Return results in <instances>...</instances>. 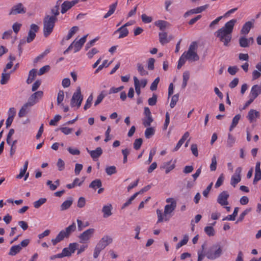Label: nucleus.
I'll use <instances>...</instances> for the list:
<instances>
[{
  "label": "nucleus",
  "mask_w": 261,
  "mask_h": 261,
  "mask_svg": "<svg viewBox=\"0 0 261 261\" xmlns=\"http://www.w3.org/2000/svg\"><path fill=\"white\" fill-rule=\"evenodd\" d=\"M239 210V207H235L233 213L232 214V215H228L227 217H226L225 218H223L222 220L223 221H225V220L233 221V220H234L236 216L238 215Z\"/></svg>",
  "instance_id": "nucleus-36"
},
{
  "label": "nucleus",
  "mask_w": 261,
  "mask_h": 261,
  "mask_svg": "<svg viewBox=\"0 0 261 261\" xmlns=\"http://www.w3.org/2000/svg\"><path fill=\"white\" fill-rule=\"evenodd\" d=\"M62 1V0H58L56 2V5L51 9V15H50V17H55V18H57V16L59 15V8Z\"/></svg>",
  "instance_id": "nucleus-20"
},
{
  "label": "nucleus",
  "mask_w": 261,
  "mask_h": 261,
  "mask_svg": "<svg viewBox=\"0 0 261 261\" xmlns=\"http://www.w3.org/2000/svg\"><path fill=\"white\" fill-rule=\"evenodd\" d=\"M106 171L108 175H111L116 173V168L115 166H111L106 168Z\"/></svg>",
  "instance_id": "nucleus-50"
},
{
  "label": "nucleus",
  "mask_w": 261,
  "mask_h": 261,
  "mask_svg": "<svg viewBox=\"0 0 261 261\" xmlns=\"http://www.w3.org/2000/svg\"><path fill=\"white\" fill-rule=\"evenodd\" d=\"M64 93L63 90H60L58 93L57 96V104L58 105H60L61 102L64 100Z\"/></svg>",
  "instance_id": "nucleus-49"
},
{
  "label": "nucleus",
  "mask_w": 261,
  "mask_h": 261,
  "mask_svg": "<svg viewBox=\"0 0 261 261\" xmlns=\"http://www.w3.org/2000/svg\"><path fill=\"white\" fill-rule=\"evenodd\" d=\"M113 241L112 238L108 236L102 238L97 245L104 249L108 245L111 244Z\"/></svg>",
  "instance_id": "nucleus-15"
},
{
  "label": "nucleus",
  "mask_w": 261,
  "mask_h": 261,
  "mask_svg": "<svg viewBox=\"0 0 261 261\" xmlns=\"http://www.w3.org/2000/svg\"><path fill=\"white\" fill-rule=\"evenodd\" d=\"M236 142V138L231 134H228L227 140V146L228 147H231Z\"/></svg>",
  "instance_id": "nucleus-38"
},
{
  "label": "nucleus",
  "mask_w": 261,
  "mask_h": 261,
  "mask_svg": "<svg viewBox=\"0 0 261 261\" xmlns=\"http://www.w3.org/2000/svg\"><path fill=\"white\" fill-rule=\"evenodd\" d=\"M159 40L162 44H164L169 42L167 38V33L166 32H162L159 33Z\"/></svg>",
  "instance_id": "nucleus-34"
},
{
  "label": "nucleus",
  "mask_w": 261,
  "mask_h": 261,
  "mask_svg": "<svg viewBox=\"0 0 261 261\" xmlns=\"http://www.w3.org/2000/svg\"><path fill=\"white\" fill-rule=\"evenodd\" d=\"M50 69V66L49 65H45L42 67H41L38 73L39 75H41L46 72L48 71Z\"/></svg>",
  "instance_id": "nucleus-61"
},
{
  "label": "nucleus",
  "mask_w": 261,
  "mask_h": 261,
  "mask_svg": "<svg viewBox=\"0 0 261 261\" xmlns=\"http://www.w3.org/2000/svg\"><path fill=\"white\" fill-rule=\"evenodd\" d=\"M25 10L21 3H19L14 6L9 13V15H16L20 13H25Z\"/></svg>",
  "instance_id": "nucleus-16"
},
{
  "label": "nucleus",
  "mask_w": 261,
  "mask_h": 261,
  "mask_svg": "<svg viewBox=\"0 0 261 261\" xmlns=\"http://www.w3.org/2000/svg\"><path fill=\"white\" fill-rule=\"evenodd\" d=\"M190 72L188 71H186L183 73L182 74V82L181 87L185 89L187 85V82L190 79Z\"/></svg>",
  "instance_id": "nucleus-31"
},
{
  "label": "nucleus",
  "mask_w": 261,
  "mask_h": 261,
  "mask_svg": "<svg viewBox=\"0 0 261 261\" xmlns=\"http://www.w3.org/2000/svg\"><path fill=\"white\" fill-rule=\"evenodd\" d=\"M11 72H12V71H11L10 73H6V72H4L3 71V72L2 74L1 80L0 82L2 85H5L7 83L10 79V73Z\"/></svg>",
  "instance_id": "nucleus-30"
},
{
  "label": "nucleus",
  "mask_w": 261,
  "mask_h": 261,
  "mask_svg": "<svg viewBox=\"0 0 261 261\" xmlns=\"http://www.w3.org/2000/svg\"><path fill=\"white\" fill-rule=\"evenodd\" d=\"M73 203V199L72 197L69 198L67 200L62 203L60 206V210L62 211H65L69 208Z\"/></svg>",
  "instance_id": "nucleus-25"
},
{
  "label": "nucleus",
  "mask_w": 261,
  "mask_h": 261,
  "mask_svg": "<svg viewBox=\"0 0 261 261\" xmlns=\"http://www.w3.org/2000/svg\"><path fill=\"white\" fill-rule=\"evenodd\" d=\"M205 233L209 237L214 236L215 231L213 226H206L204 229Z\"/></svg>",
  "instance_id": "nucleus-43"
},
{
  "label": "nucleus",
  "mask_w": 261,
  "mask_h": 261,
  "mask_svg": "<svg viewBox=\"0 0 261 261\" xmlns=\"http://www.w3.org/2000/svg\"><path fill=\"white\" fill-rule=\"evenodd\" d=\"M179 97L178 95L177 94H175L172 97L171 101L170 104V106L171 108H173L174 107V106L176 105L177 102L178 101Z\"/></svg>",
  "instance_id": "nucleus-53"
},
{
  "label": "nucleus",
  "mask_w": 261,
  "mask_h": 261,
  "mask_svg": "<svg viewBox=\"0 0 261 261\" xmlns=\"http://www.w3.org/2000/svg\"><path fill=\"white\" fill-rule=\"evenodd\" d=\"M43 94V93L41 91L36 92L30 96L28 101L33 106L42 98Z\"/></svg>",
  "instance_id": "nucleus-11"
},
{
  "label": "nucleus",
  "mask_w": 261,
  "mask_h": 261,
  "mask_svg": "<svg viewBox=\"0 0 261 261\" xmlns=\"http://www.w3.org/2000/svg\"><path fill=\"white\" fill-rule=\"evenodd\" d=\"M259 116V113L258 111L251 109L248 114L247 118L250 122H253L256 118H258Z\"/></svg>",
  "instance_id": "nucleus-24"
},
{
  "label": "nucleus",
  "mask_w": 261,
  "mask_h": 261,
  "mask_svg": "<svg viewBox=\"0 0 261 261\" xmlns=\"http://www.w3.org/2000/svg\"><path fill=\"white\" fill-rule=\"evenodd\" d=\"M93 99V95H92V94H91L87 98V99L86 100V104L84 106V109L85 110H86L87 109H89L91 107Z\"/></svg>",
  "instance_id": "nucleus-52"
},
{
  "label": "nucleus",
  "mask_w": 261,
  "mask_h": 261,
  "mask_svg": "<svg viewBox=\"0 0 261 261\" xmlns=\"http://www.w3.org/2000/svg\"><path fill=\"white\" fill-rule=\"evenodd\" d=\"M86 150L90 153L91 158L94 160L98 158L102 153V150L100 147L96 148V149L94 150H89L88 148H86Z\"/></svg>",
  "instance_id": "nucleus-18"
},
{
  "label": "nucleus",
  "mask_w": 261,
  "mask_h": 261,
  "mask_svg": "<svg viewBox=\"0 0 261 261\" xmlns=\"http://www.w3.org/2000/svg\"><path fill=\"white\" fill-rule=\"evenodd\" d=\"M117 33H119L120 34L118 38H122L128 35V30L126 28L121 27L115 32V34Z\"/></svg>",
  "instance_id": "nucleus-27"
},
{
  "label": "nucleus",
  "mask_w": 261,
  "mask_h": 261,
  "mask_svg": "<svg viewBox=\"0 0 261 261\" xmlns=\"http://www.w3.org/2000/svg\"><path fill=\"white\" fill-rule=\"evenodd\" d=\"M87 36L88 35H85L79 40L77 41L76 40H75L73 42V43L74 44V49L75 53L79 51L81 49L84 44L85 43Z\"/></svg>",
  "instance_id": "nucleus-17"
},
{
  "label": "nucleus",
  "mask_w": 261,
  "mask_h": 261,
  "mask_svg": "<svg viewBox=\"0 0 261 261\" xmlns=\"http://www.w3.org/2000/svg\"><path fill=\"white\" fill-rule=\"evenodd\" d=\"M76 229V224L75 223L66 227L65 230H61L55 239H53L51 241L54 245H56L58 243L62 241L65 238H68L70 234Z\"/></svg>",
  "instance_id": "nucleus-4"
},
{
  "label": "nucleus",
  "mask_w": 261,
  "mask_h": 261,
  "mask_svg": "<svg viewBox=\"0 0 261 261\" xmlns=\"http://www.w3.org/2000/svg\"><path fill=\"white\" fill-rule=\"evenodd\" d=\"M138 70L141 75H146L148 74V72L145 70L143 65L140 63L137 64Z\"/></svg>",
  "instance_id": "nucleus-51"
},
{
  "label": "nucleus",
  "mask_w": 261,
  "mask_h": 261,
  "mask_svg": "<svg viewBox=\"0 0 261 261\" xmlns=\"http://www.w3.org/2000/svg\"><path fill=\"white\" fill-rule=\"evenodd\" d=\"M217 158L215 155H214L212 158V163L210 165V170L211 171H215L217 168Z\"/></svg>",
  "instance_id": "nucleus-44"
},
{
  "label": "nucleus",
  "mask_w": 261,
  "mask_h": 261,
  "mask_svg": "<svg viewBox=\"0 0 261 261\" xmlns=\"http://www.w3.org/2000/svg\"><path fill=\"white\" fill-rule=\"evenodd\" d=\"M215 34L225 46L228 45L231 39V34L230 33L224 30L223 29H220L215 33Z\"/></svg>",
  "instance_id": "nucleus-6"
},
{
  "label": "nucleus",
  "mask_w": 261,
  "mask_h": 261,
  "mask_svg": "<svg viewBox=\"0 0 261 261\" xmlns=\"http://www.w3.org/2000/svg\"><path fill=\"white\" fill-rule=\"evenodd\" d=\"M152 121L153 118L151 115L147 116L143 120V124L145 127L149 126Z\"/></svg>",
  "instance_id": "nucleus-40"
},
{
  "label": "nucleus",
  "mask_w": 261,
  "mask_h": 261,
  "mask_svg": "<svg viewBox=\"0 0 261 261\" xmlns=\"http://www.w3.org/2000/svg\"><path fill=\"white\" fill-rule=\"evenodd\" d=\"M139 194V193H135L133 196H132L129 199L123 204L122 208L123 209L125 207L128 206L132 202V201Z\"/></svg>",
  "instance_id": "nucleus-47"
},
{
  "label": "nucleus",
  "mask_w": 261,
  "mask_h": 261,
  "mask_svg": "<svg viewBox=\"0 0 261 261\" xmlns=\"http://www.w3.org/2000/svg\"><path fill=\"white\" fill-rule=\"evenodd\" d=\"M260 92V87L257 85H255L252 87L249 95L256 98Z\"/></svg>",
  "instance_id": "nucleus-23"
},
{
  "label": "nucleus",
  "mask_w": 261,
  "mask_h": 261,
  "mask_svg": "<svg viewBox=\"0 0 261 261\" xmlns=\"http://www.w3.org/2000/svg\"><path fill=\"white\" fill-rule=\"evenodd\" d=\"M83 99V95L81 94V91L80 87H78L76 91L73 93L71 99V106L73 107L77 106L79 108Z\"/></svg>",
  "instance_id": "nucleus-7"
},
{
  "label": "nucleus",
  "mask_w": 261,
  "mask_h": 261,
  "mask_svg": "<svg viewBox=\"0 0 261 261\" xmlns=\"http://www.w3.org/2000/svg\"><path fill=\"white\" fill-rule=\"evenodd\" d=\"M94 232V229L90 228L84 231L80 236L81 243H85L88 241Z\"/></svg>",
  "instance_id": "nucleus-13"
},
{
  "label": "nucleus",
  "mask_w": 261,
  "mask_h": 261,
  "mask_svg": "<svg viewBox=\"0 0 261 261\" xmlns=\"http://www.w3.org/2000/svg\"><path fill=\"white\" fill-rule=\"evenodd\" d=\"M46 201V199L45 198H40L39 200L35 201L33 203L34 206L36 208H38L41 205L45 203Z\"/></svg>",
  "instance_id": "nucleus-45"
},
{
  "label": "nucleus",
  "mask_w": 261,
  "mask_h": 261,
  "mask_svg": "<svg viewBox=\"0 0 261 261\" xmlns=\"http://www.w3.org/2000/svg\"><path fill=\"white\" fill-rule=\"evenodd\" d=\"M79 2V0H73L72 1H64L61 5V13H65L68 10L70 9L73 6L75 5Z\"/></svg>",
  "instance_id": "nucleus-8"
},
{
  "label": "nucleus",
  "mask_w": 261,
  "mask_h": 261,
  "mask_svg": "<svg viewBox=\"0 0 261 261\" xmlns=\"http://www.w3.org/2000/svg\"><path fill=\"white\" fill-rule=\"evenodd\" d=\"M117 4H118V2H117V1H116L115 3H114V4H112V5H111L109 6V10L103 16V18H104L106 19V18H108L109 17L111 16L114 13V12H115V11L116 10V8L117 7Z\"/></svg>",
  "instance_id": "nucleus-28"
},
{
  "label": "nucleus",
  "mask_w": 261,
  "mask_h": 261,
  "mask_svg": "<svg viewBox=\"0 0 261 261\" xmlns=\"http://www.w3.org/2000/svg\"><path fill=\"white\" fill-rule=\"evenodd\" d=\"M197 47L196 42H192L188 51L185 52L180 57V67L184 63L185 59L190 62H196L199 60V57L197 53Z\"/></svg>",
  "instance_id": "nucleus-2"
},
{
  "label": "nucleus",
  "mask_w": 261,
  "mask_h": 261,
  "mask_svg": "<svg viewBox=\"0 0 261 261\" xmlns=\"http://www.w3.org/2000/svg\"><path fill=\"white\" fill-rule=\"evenodd\" d=\"M21 249V247L20 245H14L11 247L9 252V255L11 256H15L20 252Z\"/></svg>",
  "instance_id": "nucleus-26"
},
{
  "label": "nucleus",
  "mask_w": 261,
  "mask_h": 261,
  "mask_svg": "<svg viewBox=\"0 0 261 261\" xmlns=\"http://www.w3.org/2000/svg\"><path fill=\"white\" fill-rule=\"evenodd\" d=\"M237 19H232L229 21L227 22L224 27L221 28V29H223L224 30L227 31V32L230 33L231 34L234 25L235 23L237 22Z\"/></svg>",
  "instance_id": "nucleus-19"
},
{
  "label": "nucleus",
  "mask_w": 261,
  "mask_h": 261,
  "mask_svg": "<svg viewBox=\"0 0 261 261\" xmlns=\"http://www.w3.org/2000/svg\"><path fill=\"white\" fill-rule=\"evenodd\" d=\"M239 44L242 47H248L250 45L248 42V39L245 37H241L239 39Z\"/></svg>",
  "instance_id": "nucleus-37"
},
{
  "label": "nucleus",
  "mask_w": 261,
  "mask_h": 261,
  "mask_svg": "<svg viewBox=\"0 0 261 261\" xmlns=\"http://www.w3.org/2000/svg\"><path fill=\"white\" fill-rule=\"evenodd\" d=\"M58 170L60 171L64 170L65 167V163L61 159H59L57 163Z\"/></svg>",
  "instance_id": "nucleus-59"
},
{
  "label": "nucleus",
  "mask_w": 261,
  "mask_h": 261,
  "mask_svg": "<svg viewBox=\"0 0 261 261\" xmlns=\"http://www.w3.org/2000/svg\"><path fill=\"white\" fill-rule=\"evenodd\" d=\"M154 133V130L152 127H149L146 128L145 132V136L146 138H149L152 136Z\"/></svg>",
  "instance_id": "nucleus-57"
},
{
  "label": "nucleus",
  "mask_w": 261,
  "mask_h": 261,
  "mask_svg": "<svg viewBox=\"0 0 261 261\" xmlns=\"http://www.w3.org/2000/svg\"><path fill=\"white\" fill-rule=\"evenodd\" d=\"M160 82V78L158 77L156 78L154 81L152 83L150 86V90L151 91H154L156 89L158 85Z\"/></svg>",
  "instance_id": "nucleus-63"
},
{
  "label": "nucleus",
  "mask_w": 261,
  "mask_h": 261,
  "mask_svg": "<svg viewBox=\"0 0 261 261\" xmlns=\"http://www.w3.org/2000/svg\"><path fill=\"white\" fill-rule=\"evenodd\" d=\"M224 180V177L223 174H221L220 175V176L219 177L218 179H217V181L215 186V188H218L219 187H220L222 185Z\"/></svg>",
  "instance_id": "nucleus-62"
},
{
  "label": "nucleus",
  "mask_w": 261,
  "mask_h": 261,
  "mask_svg": "<svg viewBox=\"0 0 261 261\" xmlns=\"http://www.w3.org/2000/svg\"><path fill=\"white\" fill-rule=\"evenodd\" d=\"M222 254V249L218 244H214L210 247L205 252V256L209 259L215 260L220 257Z\"/></svg>",
  "instance_id": "nucleus-5"
},
{
  "label": "nucleus",
  "mask_w": 261,
  "mask_h": 261,
  "mask_svg": "<svg viewBox=\"0 0 261 261\" xmlns=\"http://www.w3.org/2000/svg\"><path fill=\"white\" fill-rule=\"evenodd\" d=\"M155 24L162 31H164L169 25V23L164 20H158L155 22Z\"/></svg>",
  "instance_id": "nucleus-35"
},
{
  "label": "nucleus",
  "mask_w": 261,
  "mask_h": 261,
  "mask_svg": "<svg viewBox=\"0 0 261 261\" xmlns=\"http://www.w3.org/2000/svg\"><path fill=\"white\" fill-rule=\"evenodd\" d=\"M174 167V164H171V161L164 163L161 167L162 168L165 169L167 174L173 169Z\"/></svg>",
  "instance_id": "nucleus-29"
},
{
  "label": "nucleus",
  "mask_w": 261,
  "mask_h": 261,
  "mask_svg": "<svg viewBox=\"0 0 261 261\" xmlns=\"http://www.w3.org/2000/svg\"><path fill=\"white\" fill-rule=\"evenodd\" d=\"M252 210L251 208H246L245 210H244L240 215L239 219H238V221H242L244 218V217L247 215L250 212H251Z\"/></svg>",
  "instance_id": "nucleus-54"
},
{
  "label": "nucleus",
  "mask_w": 261,
  "mask_h": 261,
  "mask_svg": "<svg viewBox=\"0 0 261 261\" xmlns=\"http://www.w3.org/2000/svg\"><path fill=\"white\" fill-rule=\"evenodd\" d=\"M141 19L142 21L146 23H150L152 20V18L151 17L148 16L145 14H143L141 15Z\"/></svg>",
  "instance_id": "nucleus-60"
},
{
  "label": "nucleus",
  "mask_w": 261,
  "mask_h": 261,
  "mask_svg": "<svg viewBox=\"0 0 261 261\" xmlns=\"http://www.w3.org/2000/svg\"><path fill=\"white\" fill-rule=\"evenodd\" d=\"M241 180V177H238L232 175L231 177L230 185L233 187H236V185Z\"/></svg>",
  "instance_id": "nucleus-42"
},
{
  "label": "nucleus",
  "mask_w": 261,
  "mask_h": 261,
  "mask_svg": "<svg viewBox=\"0 0 261 261\" xmlns=\"http://www.w3.org/2000/svg\"><path fill=\"white\" fill-rule=\"evenodd\" d=\"M208 7V5H205L202 6H200L199 7H197L195 9H191L188 11H187L186 13L184 14V17H187L191 15L194 14H197L200 13L204 11L206 9H207Z\"/></svg>",
  "instance_id": "nucleus-14"
},
{
  "label": "nucleus",
  "mask_w": 261,
  "mask_h": 261,
  "mask_svg": "<svg viewBox=\"0 0 261 261\" xmlns=\"http://www.w3.org/2000/svg\"><path fill=\"white\" fill-rule=\"evenodd\" d=\"M58 19L55 17H50L49 15H46L43 18V35L44 37H48L53 32L56 22Z\"/></svg>",
  "instance_id": "nucleus-3"
},
{
  "label": "nucleus",
  "mask_w": 261,
  "mask_h": 261,
  "mask_svg": "<svg viewBox=\"0 0 261 261\" xmlns=\"http://www.w3.org/2000/svg\"><path fill=\"white\" fill-rule=\"evenodd\" d=\"M240 118H241L240 114H237L233 117V118L232 119L231 124L229 129V131H232V129L237 125Z\"/></svg>",
  "instance_id": "nucleus-32"
},
{
  "label": "nucleus",
  "mask_w": 261,
  "mask_h": 261,
  "mask_svg": "<svg viewBox=\"0 0 261 261\" xmlns=\"http://www.w3.org/2000/svg\"><path fill=\"white\" fill-rule=\"evenodd\" d=\"M32 106L28 101L24 103L19 110L18 113V116L20 118L25 116L28 112L29 108Z\"/></svg>",
  "instance_id": "nucleus-21"
},
{
  "label": "nucleus",
  "mask_w": 261,
  "mask_h": 261,
  "mask_svg": "<svg viewBox=\"0 0 261 261\" xmlns=\"http://www.w3.org/2000/svg\"><path fill=\"white\" fill-rule=\"evenodd\" d=\"M102 186L100 179H95L92 181L89 185V187L95 189L96 188H100Z\"/></svg>",
  "instance_id": "nucleus-39"
},
{
  "label": "nucleus",
  "mask_w": 261,
  "mask_h": 261,
  "mask_svg": "<svg viewBox=\"0 0 261 261\" xmlns=\"http://www.w3.org/2000/svg\"><path fill=\"white\" fill-rule=\"evenodd\" d=\"M49 53V49H46L43 53H42L41 54L37 56L35 59H34V62L37 63L38 61L40 60L43 59L46 55H47Z\"/></svg>",
  "instance_id": "nucleus-56"
},
{
  "label": "nucleus",
  "mask_w": 261,
  "mask_h": 261,
  "mask_svg": "<svg viewBox=\"0 0 261 261\" xmlns=\"http://www.w3.org/2000/svg\"><path fill=\"white\" fill-rule=\"evenodd\" d=\"M39 30V27L37 25L35 24H32L30 26V30L29 32L28 36L27 38V41L28 43H30L32 41L35 36H36V32H37Z\"/></svg>",
  "instance_id": "nucleus-12"
},
{
  "label": "nucleus",
  "mask_w": 261,
  "mask_h": 261,
  "mask_svg": "<svg viewBox=\"0 0 261 261\" xmlns=\"http://www.w3.org/2000/svg\"><path fill=\"white\" fill-rule=\"evenodd\" d=\"M134 85L136 92L138 95H139L141 93L140 82L136 76L134 77Z\"/></svg>",
  "instance_id": "nucleus-41"
},
{
  "label": "nucleus",
  "mask_w": 261,
  "mask_h": 261,
  "mask_svg": "<svg viewBox=\"0 0 261 261\" xmlns=\"http://www.w3.org/2000/svg\"><path fill=\"white\" fill-rule=\"evenodd\" d=\"M142 139L141 138L137 139L135 140L134 143V147L136 150H138L142 144Z\"/></svg>",
  "instance_id": "nucleus-58"
},
{
  "label": "nucleus",
  "mask_w": 261,
  "mask_h": 261,
  "mask_svg": "<svg viewBox=\"0 0 261 261\" xmlns=\"http://www.w3.org/2000/svg\"><path fill=\"white\" fill-rule=\"evenodd\" d=\"M229 195L226 191L222 192L219 195L217 198V202L222 206L227 205L228 204L227 201Z\"/></svg>",
  "instance_id": "nucleus-10"
},
{
  "label": "nucleus",
  "mask_w": 261,
  "mask_h": 261,
  "mask_svg": "<svg viewBox=\"0 0 261 261\" xmlns=\"http://www.w3.org/2000/svg\"><path fill=\"white\" fill-rule=\"evenodd\" d=\"M79 28L76 26L72 27L69 31V33L66 37L67 40H69L72 36L78 31Z\"/></svg>",
  "instance_id": "nucleus-46"
},
{
  "label": "nucleus",
  "mask_w": 261,
  "mask_h": 261,
  "mask_svg": "<svg viewBox=\"0 0 261 261\" xmlns=\"http://www.w3.org/2000/svg\"><path fill=\"white\" fill-rule=\"evenodd\" d=\"M239 70V68L237 66H230L228 68V72L229 73L232 75L236 74V73Z\"/></svg>",
  "instance_id": "nucleus-64"
},
{
  "label": "nucleus",
  "mask_w": 261,
  "mask_h": 261,
  "mask_svg": "<svg viewBox=\"0 0 261 261\" xmlns=\"http://www.w3.org/2000/svg\"><path fill=\"white\" fill-rule=\"evenodd\" d=\"M255 19H252L250 21L246 22L243 25L240 33L243 35H247L249 33L251 29L254 27Z\"/></svg>",
  "instance_id": "nucleus-9"
},
{
  "label": "nucleus",
  "mask_w": 261,
  "mask_h": 261,
  "mask_svg": "<svg viewBox=\"0 0 261 261\" xmlns=\"http://www.w3.org/2000/svg\"><path fill=\"white\" fill-rule=\"evenodd\" d=\"M103 250L102 248H101L100 247L98 246L97 245L95 246L94 252H93V257L94 258H97L98 256H99L100 252Z\"/></svg>",
  "instance_id": "nucleus-55"
},
{
  "label": "nucleus",
  "mask_w": 261,
  "mask_h": 261,
  "mask_svg": "<svg viewBox=\"0 0 261 261\" xmlns=\"http://www.w3.org/2000/svg\"><path fill=\"white\" fill-rule=\"evenodd\" d=\"M36 75V70L35 69H33L31 70L29 72V76L27 80V83L28 84H31L33 80L35 79V77Z\"/></svg>",
  "instance_id": "nucleus-33"
},
{
  "label": "nucleus",
  "mask_w": 261,
  "mask_h": 261,
  "mask_svg": "<svg viewBox=\"0 0 261 261\" xmlns=\"http://www.w3.org/2000/svg\"><path fill=\"white\" fill-rule=\"evenodd\" d=\"M112 205L111 204H108L104 205L102 208V212L103 213V217L108 218L112 215Z\"/></svg>",
  "instance_id": "nucleus-22"
},
{
  "label": "nucleus",
  "mask_w": 261,
  "mask_h": 261,
  "mask_svg": "<svg viewBox=\"0 0 261 261\" xmlns=\"http://www.w3.org/2000/svg\"><path fill=\"white\" fill-rule=\"evenodd\" d=\"M106 96V94L104 93L103 91H102L97 97V99L94 102V106H96L99 105L102 100L103 98Z\"/></svg>",
  "instance_id": "nucleus-48"
},
{
  "label": "nucleus",
  "mask_w": 261,
  "mask_h": 261,
  "mask_svg": "<svg viewBox=\"0 0 261 261\" xmlns=\"http://www.w3.org/2000/svg\"><path fill=\"white\" fill-rule=\"evenodd\" d=\"M166 201L170 204H167L165 206L164 213H162L161 210H156V214L158 218L157 223L168 221L172 216V213L176 207V202L174 199L170 198H167Z\"/></svg>",
  "instance_id": "nucleus-1"
}]
</instances>
